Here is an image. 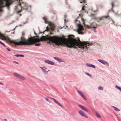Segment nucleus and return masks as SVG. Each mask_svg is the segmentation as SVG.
I'll return each mask as SVG.
<instances>
[{
    "instance_id": "obj_1",
    "label": "nucleus",
    "mask_w": 121,
    "mask_h": 121,
    "mask_svg": "<svg viewBox=\"0 0 121 121\" xmlns=\"http://www.w3.org/2000/svg\"><path fill=\"white\" fill-rule=\"evenodd\" d=\"M74 36L72 35H69L68 39L57 36H50L48 37V39L50 41L53 43L56 44L57 45H61L64 44L67 47L72 48H75L76 47L82 49L84 48L87 49L88 47L87 46H91L92 44L87 43V42H81L79 39H74Z\"/></svg>"
},
{
    "instance_id": "obj_2",
    "label": "nucleus",
    "mask_w": 121,
    "mask_h": 121,
    "mask_svg": "<svg viewBox=\"0 0 121 121\" xmlns=\"http://www.w3.org/2000/svg\"><path fill=\"white\" fill-rule=\"evenodd\" d=\"M22 35L21 36L20 39L18 40H20L19 42H17L15 40L13 43L16 45H32L35 43L39 42L41 41L45 40L46 39L45 36H42L40 39L35 38L34 39L32 37H29L28 38L26 39L25 37V34L24 32L22 33Z\"/></svg>"
},
{
    "instance_id": "obj_3",
    "label": "nucleus",
    "mask_w": 121,
    "mask_h": 121,
    "mask_svg": "<svg viewBox=\"0 0 121 121\" xmlns=\"http://www.w3.org/2000/svg\"><path fill=\"white\" fill-rule=\"evenodd\" d=\"M4 7V3L2 0H0V12H2L3 10L2 9L3 7ZM0 38L2 40L5 39L11 45L13 43V42H14L15 40H11L10 39L8 36H5L4 34L0 32Z\"/></svg>"
},
{
    "instance_id": "obj_4",
    "label": "nucleus",
    "mask_w": 121,
    "mask_h": 121,
    "mask_svg": "<svg viewBox=\"0 0 121 121\" xmlns=\"http://www.w3.org/2000/svg\"><path fill=\"white\" fill-rule=\"evenodd\" d=\"M104 18L106 19L107 18L108 20L111 19L112 21V19H111L109 15H108L107 16H104L98 18L97 19V21L98 22H99V21L104 20Z\"/></svg>"
},
{
    "instance_id": "obj_5",
    "label": "nucleus",
    "mask_w": 121,
    "mask_h": 121,
    "mask_svg": "<svg viewBox=\"0 0 121 121\" xmlns=\"http://www.w3.org/2000/svg\"><path fill=\"white\" fill-rule=\"evenodd\" d=\"M83 30V28L82 26L81 25L78 26V29L77 30V32L79 34H83V32L82 30Z\"/></svg>"
},
{
    "instance_id": "obj_6",
    "label": "nucleus",
    "mask_w": 121,
    "mask_h": 121,
    "mask_svg": "<svg viewBox=\"0 0 121 121\" xmlns=\"http://www.w3.org/2000/svg\"><path fill=\"white\" fill-rule=\"evenodd\" d=\"M96 26V23L95 22H93L91 25L90 26L86 25V27L90 29L92 28H96V27L95 26Z\"/></svg>"
},
{
    "instance_id": "obj_7",
    "label": "nucleus",
    "mask_w": 121,
    "mask_h": 121,
    "mask_svg": "<svg viewBox=\"0 0 121 121\" xmlns=\"http://www.w3.org/2000/svg\"><path fill=\"white\" fill-rule=\"evenodd\" d=\"M43 19L44 20L45 23H48L49 25L50 26H51L53 25V24L52 23L49 22L48 21L46 17H43Z\"/></svg>"
},
{
    "instance_id": "obj_8",
    "label": "nucleus",
    "mask_w": 121,
    "mask_h": 121,
    "mask_svg": "<svg viewBox=\"0 0 121 121\" xmlns=\"http://www.w3.org/2000/svg\"><path fill=\"white\" fill-rule=\"evenodd\" d=\"M78 113L82 116L86 118H87L88 117L82 111H78Z\"/></svg>"
},
{
    "instance_id": "obj_9",
    "label": "nucleus",
    "mask_w": 121,
    "mask_h": 121,
    "mask_svg": "<svg viewBox=\"0 0 121 121\" xmlns=\"http://www.w3.org/2000/svg\"><path fill=\"white\" fill-rule=\"evenodd\" d=\"M44 62L50 64L51 65H54V63L53 62L50 60H45L44 61Z\"/></svg>"
},
{
    "instance_id": "obj_10",
    "label": "nucleus",
    "mask_w": 121,
    "mask_h": 121,
    "mask_svg": "<svg viewBox=\"0 0 121 121\" xmlns=\"http://www.w3.org/2000/svg\"><path fill=\"white\" fill-rule=\"evenodd\" d=\"M49 98L51 99H52L54 101L55 103L57 104L58 105L60 106L61 107H63V106L62 105H61L60 103H59V102H58L55 99L50 97H49Z\"/></svg>"
},
{
    "instance_id": "obj_11",
    "label": "nucleus",
    "mask_w": 121,
    "mask_h": 121,
    "mask_svg": "<svg viewBox=\"0 0 121 121\" xmlns=\"http://www.w3.org/2000/svg\"><path fill=\"white\" fill-rule=\"evenodd\" d=\"M78 106L82 110L85 111L87 112H88V110L84 106L80 105H78Z\"/></svg>"
},
{
    "instance_id": "obj_12",
    "label": "nucleus",
    "mask_w": 121,
    "mask_h": 121,
    "mask_svg": "<svg viewBox=\"0 0 121 121\" xmlns=\"http://www.w3.org/2000/svg\"><path fill=\"white\" fill-rule=\"evenodd\" d=\"M86 66L88 67H91L94 68H95V66L94 65L92 64L87 63L86 64Z\"/></svg>"
},
{
    "instance_id": "obj_13",
    "label": "nucleus",
    "mask_w": 121,
    "mask_h": 121,
    "mask_svg": "<svg viewBox=\"0 0 121 121\" xmlns=\"http://www.w3.org/2000/svg\"><path fill=\"white\" fill-rule=\"evenodd\" d=\"M46 28L47 29L46 30H45L43 32V33H44V32L46 31H49V30H51V31H53L54 30V29L53 28H49L47 27Z\"/></svg>"
},
{
    "instance_id": "obj_14",
    "label": "nucleus",
    "mask_w": 121,
    "mask_h": 121,
    "mask_svg": "<svg viewBox=\"0 0 121 121\" xmlns=\"http://www.w3.org/2000/svg\"><path fill=\"white\" fill-rule=\"evenodd\" d=\"M53 58L55 59L59 62H63L62 60L59 58L56 57H54Z\"/></svg>"
},
{
    "instance_id": "obj_15",
    "label": "nucleus",
    "mask_w": 121,
    "mask_h": 121,
    "mask_svg": "<svg viewBox=\"0 0 121 121\" xmlns=\"http://www.w3.org/2000/svg\"><path fill=\"white\" fill-rule=\"evenodd\" d=\"M98 61L104 64H105L107 63L106 61L101 60H98Z\"/></svg>"
},
{
    "instance_id": "obj_16",
    "label": "nucleus",
    "mask_w": 121,
    "mask_h": 121,
    "mask_svg": "<svg viewBox=\"0 0 121 121\" xmlns=\"http://www.w3.org/2000/svg\"><path fill=\"white\" fill-rule=\"evenodd\" d=\"M13 75L15 77H19L20 74H19L16 73H14Z\"/></svg>"
},
{
    "instance_id": "obj_17",
    "label": "nucleus",
    "mask_w": 121,
    "mask_h": 121,
    "mask_svg": "<svg viewBox=\"0 0 121 121\" xmlns=\"http://www.w3.org/2000/svg\"><path fill=\"white\" fill-rule=\"evenodd\" d=\"M78 93L81 96H82V97L83 98H85V97L83 95L82 93L81 92L79 91H78Z\"/></svg>"
},
{
    "instance_id": "obj_18",
    "label": "nucleus",
    "mask_w": 121,
    "mask_h": 121,
    "mask_svg": "<svg viewBox=\"0 0 121 121\" xmlns=\"http://www.w3.org/2000/svg\"><path fill=\"white\" fill-rule=\"evenodd\" d=\"M112 107L115 111H120V110L118 108L115 107H114V106H113Z\"/></svg>"
},
{
    "instance_id": "obj_19",
    "label": "nucleus",
    "mask_w": 121,
    "mask_h": 121,
    "mask_svg": "<svg viewBox=\"0 0 121 121\" xmlns=\"http://www.w3.org/2000/svg\"><path fill=\"white\" fill-rule=\"evenodd\" d=\"M42 69L43 71L44 72H46V71L45 70V69H47L45 67H40Z\"/></svg>"
},
{
    "instance_id": "obj_20",
    "label": "nucleus",
    "mask_w": 121,
    "mask_h": 121,
    "mask_svg": "<svg viewBox=\"0 0 121 121\" xmlns=\"http://www.w3.org/2000/svg\"><path fill=\"white\" fill-rule=\"evenodd\" d=\"M19 78H20L22 80H25V77H24L23 76H22L21 75H20V76Z\"/></svg>"
},
{
    "instance_id": "obj_21",
    "label": "nucleus",
    "mask_w": 121,
    "mask_h": 121,
    "mask_svg": "<svg viewBox=\"0 0 121 121\" xmlns=\"http://www.w3.org/2000/svg\"><path fill=\"white\" fill-rule=\"evenodd\" d=\"M96 117H97L99 118H101V117L100 116L98 113L97 112H96Z\"/></svg>"
},
{
    "instance_id": "obj_22",
    "label": "nucleus",
    "mask_w": 121,
    "mask_h": 121,
    "mask_svg": "<svg viewBox=\"0 0 121 121\" xmlns=\"http://www.w3.org/2000/svg\"><path fill=\"white\" fill-rule=\"evenodd\" d=\"M75 23H76V24H79L80 23V21L77 20V19L75 20Z\"/></svg>"
},
{
    "instance_id": "obj_23",
    "label": "nucleus",
    "mask_w": 121,
    "mask_h": 121,
    "mask_svg": "<svg viewBox=\"0 0 121 121\" xmlns=\"http://www.w3.org/2000/svg\"><path fill=\"white\" fill-rule=\"evenodd\" d=\"M34 43L33 44H34L35 45V46H40L41 45V44L40 43Z\"/></svg>"
},
{
    "instance_id": "obj_24",
    "label": "nucleus",
    "mask_w": 121,
    "mask_h": 121,
    "mask_svg": "<svg viewBox=\"0 0 121 121\" xmlns=\"http://www.w3.org/2000/svg\"><path fill=\"white\" fill-rule=\"evenodd\" d=\"M99 90H103V88L101 86H99V87L98 88Z\"/></svg>"
},
{
    "instance_id": "obj_25",
    "label": "nucleus",
    "mask_w": 121,
    "mask_h": 121,
    "mask_svg": "<svg viewBox=\"0 0 121 121\" xmlns=\"http://www.w3.org/2000/svg\"><path fill=\"white\" fill-rule=\"evenodd\" d=\"M86 3V2L85 1V0H83L81 2H80V3Z\"/></svg>"
},
{
    "instance_id": "obj_26",
    "label": "nucleus",
    "mask_w": 121,
    "mask_h": 121,
    "mask_svg": "<svg viewBox=\"0 0 121 121\" xmlns=\"http://www.w3.org/2000/svg\"><path fill=\"white\" fill-rule=\"evenodd\" d=\"M0 43L4 46L5 47V45L4 44L2 43L1 41H0Z\"/></svg>"
},
{
    "instance_id": "obj_27",
    "label": "nucleus",
    "mask_w": 121,
    "mask_h": 121,
    "mask_svg": "<svg viewBox=\"0 0 121 121\" xmlns=\"http://www.w3.org/2000/svg\"><path fill=\"white\" fill-rule=\"evenodd\" d=\"M111 5H112V9L113 8V7L114 6V3L112 2L111 3Z\"/></svg>"
},
{
    "instance_id": "obj_28",
    "label": "nucleus",
    "mask_w": 121,
    "mask_h": 121,
    "mask_svg": "<svg viewBox=\"0 0 121 121\" xmlns=\"http://www.w3.org/2000/svg\"><path fill=\"white\" fill-rule=\"evenodd\" d=\"M81 19L82 20V21L83 22V24H84V21L85 20L83 19L82 18H81Z\"/></svg>"
},
{
    "instance_id": "obj_29",
    "label": "nucleus",
    "mask_w": 121,
    "mask_h": 121,
    "mask_svg": "<svg viewBox=\"0 0 121 121\" xmlns=\"http://www.w3.org/2000/svg\"><path fill=\"white\" fill-rule=\"evenodd\" d=\"M84 9H84V6H82V10H84Z\"/></svg>"
},
{
    "instance_id": "obj_30",
    "label": "nucleus",
    "mask_w": 121,
    "mask_h": 121,
    "mask_svg": "<svg viewBox=\"0 0 121 121\" xmlns=\"http://www.w3.org/2000/svg\"><path fill=\"white\" fill-rule=\"evenodd\" d=\"M15 56L17 57H19V55H18V54L15 55Z\"/></svg>"
},
{
    "instance_id": "obj_31",
    "label": "nucleus",
    "mask_w": 121,
    "mask_h": 121,
    "mask_svg": "<svg viewBox=\"0 0 121 121\" xmlns=\"http://www.w3.org/2000/svg\"><path fill=\"white\" fill-rule=\"evenodd\" d=\"M86 73L87 75H88L90 76H91V75L90 74H89L88 73Z\"/></svg>"
},
{
    "instance_id": "obj_32",
    "label": "nucleus",
    "mask_w": 121,
    "mask_h": 121,
    "mask_svg": "<svg viewBox=\"0 0 121 121\" xmlns=\"http://www.w3.org/2000/svg\"><path fill=\"white\" fill-rule=\"evenodd\" d=\"M24 56V55H19V56L21 57H23Z\"/></svg>"
},
{
    "instance_id": "obj_33",
    "label": "nucleus",
    "mask_w": 121,
    "mask_h": 121,
    "mask_svg": "<svg viewBox=\"0 0 121 121\" xmlns=\"http://www.w3.org/2000/svg\"><path fill=\"white\" fill-rule=\"evenodd\" d=\"M0 84L2 85H3L4 84L3 83L1 82H0Z\"/></svg>"
},
{
    "instance_id": "obj_34",
    "label": "nucleus",
    "mask_w": 121,
    "mask_h": 121,
    "mask_svg": "<svg viewBox=\"0 0 121 121\" xmlns=\"http://www.w3.org/2000/svg\"><path fill=\"white\" fill-rule=\"evenodd\" d=\"M45 99L47 101H48L49 100L47 98H45Z\"/></svg>"
},
{
    "instance_id": "obj_35",
    "label": "nucleus",
    "mask_w": 121,
    "mask_h": 121,
    "mask_svg": "<svg viewBox=\"0 0 121 121\" xmlns=\"http://www.w3.org/2000/svg\"><path fill=\"white\" fill-rule=\"evenodd\" d=\"M65 3L67 5L68 4V2H65Z\"/></svg>"
},
{
    "instance_id": "obj_36",
    "label": "nucleus",
    "mask_w": 121,
    "mask_h": 121,
    "mask_svg": "<svg viewBox=\"0 0 121 121\" xmlns=\"http://www.w3.org/2000/svg\"><path fill=\"white\" fill-rule=\"evenodd\" d=\"M14 62H15L16 63V64H19V63H18V62H16V61H14Z\"/></svg>"
},
{
    "instance_id": "obj_37",
    "label": "nucleus",
    "mask_w": 121,
    "mask_h": 121,
    "mask_svg": "<svg viewBox=\"0 0 121 121\" xmlns=\"http://www.w3.org/2000/svg\"><path fill=\"white\" fill-rule=\"evenodd\" d=\"M7 49L9 51H10V50L9 49H8V48H7Z\"/></svg>"
},
{
    "instance_id": "obj_38",
    "label": "nucleus",
    "mask_w": 121,
    "mask_h": 121,
    "mask_svg": "<svg viewBox=\"0 0 121 121\" xmlns=\"http://www.w3.org/2000/svg\"><path fill=\"white\" fill-rule=\"evenodd\" d=\"M50 32V31H49ZM50 35H51V34H52V32H50Z\"/></svg>"
},
{
    "instance_id": "obj_39",
    "label": "nucleus",
    "mask_w": 121,
    "mask_h": 121,
    "mask_svg": "<svg viewBox=\"0 0 121 121\" xmlns=\"http://www.w3.org/2000/svg\"><path fill=\"white\" fill-rule=\"evenodd\" d=\"M17 9V6H15V9Z\"/></svg>"
},
{
    "instance_id": "obj_40",
    "label": "nucleus",
    "mask_w": 121,
    "mask_h": 121,
    "mask_svg": "<svg viewBox=\"0 0 121 121\" xmlns=\"http://www.w3.org/2000/svg\"><path fill=\"white\" fill-rule=\"evenodd\" d=\"M4 120L5 121H7V120L6 119H4Z\"/></svg>"
},
{
    "instance_id": "obj_41",
    "label": "nucleus",
    "mask_w": 121,
    "mask_h": 121,
    "mask_svg": "<svg viewBox=\"0 0 121 121\" xmlns=\"http://www.w3.org/2000/svg\"><path fill=\"white\" fill-rule=\"evenodd\" d=\"M64 16H65V18H66V16L65 15Z\"/></svg>"
},
{
    "instance_id": "obj_42",
    "label": "nucleus",
    "mask_w": 121,
    "mask_h": 121,
    "mask_svg": "<svg viewBox=\"0 0 121 121\" xmlns=\"http://www.w3.org/2000/svg\"><path fill=\"white\" fill-rule=\"evenodd\" d=\"M79 17H77V19H78L79 18Z\"/></svg>"
},
{
    "instance_id": "obj_43",
    "label": "nucleus",
    "mask_w": 121,
    "mask_h": 121,
    "mask_svg": "<svg viewBox=\"0 0 121 121\" xmlns=\"http://www.w3.org/2000/svg\"><path fill=\"white\" fill-rule=\"evenodd\" d=\"M21 15H22L21 14H20V16H21Z\"/></svg>"
},
{
    "instance_id": "obj_44",
    "label": "nucleus",
    "mask_w": 121,
    "mask_h": 121,
    "mask_svg": "<svg viewBox=\"0 0 121 121\" xmlns=\"http://www.w3.org/2000/svg\"><path fill=\"white\" fill-rule=\"evenodd\" d=\"M110 11V10H109L108 11V13H109Z\"/></svg>"
},
{
    "instance_id": "obj_45",
    "label": "nucleus",
    "mask_w": 121,
    "mask_h": 121,
    "mask_svg": "<svg viewBox=\"0 0 121 121\" xmlns=\"http://www.w3.org/2000/svg\"><path fill=\"white\" fill-rule=\"evenodd\" d=\"M65 20H66L65 19L64 20V21H65Z\"/></svg>"
},
{
    "instance_id": "obj_46",
    "label": "nucleus",
    "mask_w": 121,
    "mask_h": 121,
    "mask_svg": "<svg viewBox=\"0 0 121 121\" xmlns=\"http://www.w3.org/2000/svg\"><path fill=\"white\" fill-rule=\"evenodd\" d=\"M80 14H79V16H80Z\"/></svg>"
},
{
    "instance_id": "obj_47",
    "label": "nucleus",
    "mask_w": 121,
    "mask_h": 121,
    "mask_svg": "<svg viewBox=\"0 0 121 121\" xmlns=\"http://www.w3.org/2000/svg\"><path fill=\"white\" fill-rule=\"evenodd\" d=\"M35 34H36V33H35Z\"/></svg>"
}]
</instances>
